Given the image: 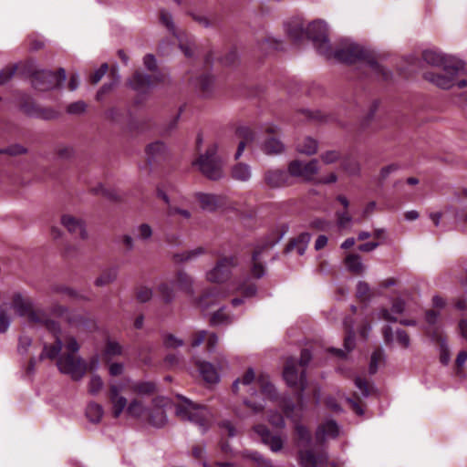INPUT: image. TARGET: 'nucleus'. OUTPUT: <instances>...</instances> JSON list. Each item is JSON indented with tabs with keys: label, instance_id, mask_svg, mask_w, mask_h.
<instances>
[{
	"label": "nucleus",
	"instance_id": "a19ab883",
	"mask_svg": "<svg viewBox=\"0 0 467 467\" xmlns=\"http://www.w3.org/2000/svg\"><path fill=\"white\" fill-rule=\"evenodd\" d=\"M296 150L300 153L313 155L317 152V142L316 140L306 137L301 142L297 143Z\"/></svg>",
	"mask_w": 467,
	"mask_h": 467
},
{
	"label": "nucleus",
	"instance_id": "423d86ee",
	"mask_svg": "<svg viewBox=\"0 0 467 467\" xmlns=\"http://www.w3.org/2000/svg\"><path fill=\"white\" fill-rule=\"evenodd\" d=\"M192 167L209 180H220L223 176V161L217 153V145H210L204 153L199 154Z\"/></svg>",
	"mask_w": 467,
	"mask_h": 467
},
{
	"label": "nucleus",
	"instance_id": "37998d69",
	"mask_svg": "<svg viewBox=\"0 0 467 467\" xmlns=\"http://www.w3.org/2000/svg\"><path fill=\"white\" fill-rule=\"evenodd\" d=\"M118 276L117 269H108L104 271L98 278L95 280V285L97 286H104L111 284L116 280Z\"/></svg>",
	"mask_w": 467,
	"mask_h": 467
},
{
	"label": "nucleus",
	"instance_id": "7c9ffc66",
	"mask_svg": "<svg viewBox=\"0 0 467 467\" xmlns=\"http://www.w3.org/2000/svg\"><path fill=\"white\" fill-rule=\"evenodd\" d=\"M256 383L260 388L261 393L267 399L274 400L277 399V392L275 386L271 383L269 376L266 374H260L257 377Z\"/></svg>",
	"mask_w": 467,
	"mask_h": 467
},
{
	"label": "nucleus",
	"instance_id": "2eb2a0df",
	"mask_svg": "<svg viewBox=\"0 0 467 467\" xmlns=\"http://www.w3.org/2000/svg\"><path fill=\"white\" fill-rule=\"evenodd\" d=\"M265 140L262 144V150L268 155L279 154L284 150V144L279 140V129L277 126L269 124L265 130Z\"/></svg>",
	"mask_w": 467,
	"mask_h": 467
},
{
	"label": "nucleus",
	"instance_id": "473e14b6",
	"mask_svg": "<svg viewBox=\"0 0 467 467\" xmlns=\"http://www.w3.org/2000/svg\"><path fill=\"white\" fill-rule=\"evenodd\" d=\"M320 456H317L311 448L298 451V461L301 467H317Z\"/></svg>",
	"mask_w": 467,
	"mask_h": 467
},
{
	"label": "nucleus",
	"instance_id": "2f4dec72",
	"mask_svg": "<svg viewBox=\"0 0 467 467\" xmlns=\"http://www.w3.org/2000/svg\"><path fill=\"white\" fill-rule=\"evenodd\" d=\"M345 327V338L344 347L346 350L351 351L355 348V330H354V320L352 317H346L344 319Z\"/></svg>",
	"mask_w": 467,
	"mask_h": 467
},
{
	"label": "nucleus",
	"instance_id": "9b49d317",
	"mask_svg": "<svg viewBox=\"0 0 467 467\" xmlns=\"http://www.w3.org/2000/svg\"><path fill=\"white\" fill-rule=\"evenodd\" d=\"M66 80V71L60 68L57 73L48 70L36 72L32 77V85L36 89L46 91L59 87Z\"/></svg>",
	"mask_w": 467,
	"mask_h": 467
},
{
	"label": "nucleus",
	"instance_id": "a211bd4d",
	"mask_svg": "<svg viewBox=\"0 0 467 467\" xmlns=\"http://www.w3.org/2000/svg\"><path fill=\"white\" fill-rule=\"evenodd\" d=\"M254 430L261 437L262 441L268 445L273 451H278L283 448L282 439L277 435L272 434L265 425H255Z\"/></svg>",
	"mask_w": 467,
	"mask_h": 467
},
{
	"label": "nucleus",
	"instance_id": "774afa93",
	"mask_svg": "<svg viewBox=\"0 0 467 467\" xmlns=\"http://www.w3.org/2000/svg\"><path fill=\"white\" fill-rule=\"evenodd\" d=\"M228 318L227 315L223 311V309H219L213 314L210 319V323L213 326L220 325L226 321Z\"/></svg>",
	"mask_w": 467,
	"mask_h": 467
},
{
	"label": "nucleus",
	"instance_id": "4d7b16f0",
	"mask_svg": "<svg viewBox=\"0 0 467 467\" xmlns=\"http://www.w3.org/2000/svg\"><path fill=\"white\" fill-rule=\"evenodd\" d=\"M163 344L167 348H177L184 345L182 339L177 338L172 334H167L163 337Z\"/></svg>",
	"mask_w": 467,
	"mask_h": 467
},
{
	"label": "nucleus",
	"instance_id": "09e8293b",
	"mask_svg": "<svg viewBox=\"0 0 467 467\" xmlns=\"http://www.w3.org/2000/svg\"><path fill=\"white\" fill-rule=\"evenodd\" d=\"M103 386L102 379L98 374H93L88 384V392L97 395L103 389Z\"/></svg>",
	"mask_w": 467,
	"mask_h": 467
},
{
	"label": "nucleus",
	"instance_id": "8fccbe9b",
	"mask_svg": "<svg viewBox=\"0 0 467 467\" xmlns=\"http://www.w3.org/2000/svg\"><path fill=\"white\" fill-rule=\"evenodd\" d=\"M158 293L165 303H170L174 297V291L171 285L161 283L158 286Z\"/></svg>",
	"mask_w": 467,
	"mask_h": 467
},
{
	"label": "nucleus",
	"instance_id": "bb28decb",
	"mask_svg": "<svg viewBox=\"0 0 467 467\" xmlns=\"http://www.w3.org/2000/svg\"><path fill=\"white\" fill-rule=\"evenodd\" d=\"M311 239V235L308 233H302L296 238H293L289 241L285 248V253L296 250L299 255H303L307 244Z\"/></svg>",
	"mask_w": 467,
	"mask_h": 467
},
{
	"label": "nucleus",
	"instance_id": "cd10ccee",
	"mask_svg": "<svg viewBox=\"0 0 467 467\" xmlns=\"http://www.w3.org/2000/svg\"><path fill=\"white\" fill-rule=\"evenodd\" d=\"M33 306L31 300L21 293H15L12 297V307L19 316H26Z\"/></svg>",
	"mask_w": 467,
	"mask_h": 467
},
{
	"label": "nucleus",
	"instance_id": "0e129e2a",
	"mask_svg": "<svg viewBox=\"0 0 467 467\" xmlns=\"http://www.w3.org/2000/svg\"><path fill=\"white\" fill-rule=\"evenodd\" d=\"M396 339L401 348H409L410 339L408 333L405 330L398 329L396 331Z\"/></svg>",
	"mask_w": 467,
	"mask_h": 467
},
{
	"label": "nucleus",
	"instance_id": "c9c22d12",
	"mask_svg": "<svg viewBox=\"0 0 467 467\" xmlns=\"http://www.w3.org/2000/svg\"><path fill=\"white\" fill-rule=\"evenodd\" d=\"M432 339L441 347L440 360L443 365H447L450 361V351L446 346L445 339L438 327H433L431 331Z\"/></svg>",
	"mask_w": 467,
	"mask_h": 467
},
{
	"label": "nucleus",
	"instance_id": "c85d7f7f",
	"mask_svg": "<svg viewBox=\"0 0 467 467\" xmlns=\"http://www.w3.org/2000/svg\"><path fill=\"white\" fill-rule=\"evenodd\" d=\"M220 294V288L217 285L207 288L198 299V306L202 309H208L214 305Z\"/></svg>",
	"mask_w": 467,
	"mask_h": 467
},
{
	"label": "nucleus",
	"instance_id": "603ef678",
	"mask_svg": "<svg viewBox=\"0 0 467 467\" xmlns=\"http://www.w3.org/2000/svg\"><path fill=\"white\" fill-rule=\"evenodd\" d=\"M87 109V104L83 100H78L70 103L67 107V112L71 115H80Z\"/></svg>",
	"mask_w": 467,
	"mask_h": 467
},
{
	"label": "nucleus",
	"instance_id": "e433bc0d",
	"mask_svg": "<svg viewBox=\"0 0 467 467\" xmlns=\"http://www.w3.org/2000/svg\"><path fill=\"white\" fill-rule=\"evenodd\" d=\"M175 283L178 288L188 295L192 294V280L184 271L179 270L175 275Z\"/></svg>",
	"mask_w": 467,
	"mask_h": 467
},
{
	"label": "nucleus",
	"instance_id": "f257e3e1",
	"mask_svg": "<svg viewBox=\"0 0 467 467\" xmlns=\"http://www.w3.org/2000/svg\"><path fill=\"white\" fill-rule=\"evenodd\" d=\"M306 38L312 40L318 54L327 59L335 58L346 64L362 62L377 78L389 81L392 78V73L378 63L371 51L358 44L343 42L334 50L327 37V25L322 20H315L308 25Z\"/></svg>",
	"mask_w": 467,
	"mask_h": 467
},
{
	"label": "nucleus",
	"instance_id": "7ed1b4c3",
	"mask_svg": "<svg viewBox=\"0 0 467 467\" xmlns=\"http://www.w3.org/2000/svg\"><path fill=\"white\" fill-rule=\"evenodd\" d=\"M108 396L114 418H119L125 409L130 416L140 417L145 411L146 382L130 379L110 382Z\"/></svg>",
	"mask_w": 467,
	"mask_h": 467
},
{
	"label": "nucleus",
	"instance_id": "f03ea898",
	"mask_svg": "<svg viewBox=\"0 0 467 467\" xmlns=\"http://www.w3.org/2000/svg\"><path fill=\"white\" fill-rule=\"evenodd\" d=\"M79 348L80 345L75 337L67 336L60 338L56 335L54 345H45L40 358L55 359L57 358L58 370L78 381L83 379L88 371V364L78 355Z\"/></svg>",
	"mask_w": 467,
	"mask_h": 467
},
{
	"label": "nucleus",
	"instance_id": "dca6fc26",
	"mask_svg": "<svg viewBox=\"0 0 467 467\" xmlns=\"http://www.w3.org/2000/svg\"><path fill=\"white\" fill-rule=\"evenodd\" d=\"M195 199L199 202L202 209L209 212H214L217 209L226 205L225 197L222 195L197 192L195 193Z\"/></svg>",
	"mask_w": 467,
	"mask_h": 467
},
{
	"label": "nucleus",
	"instance_id": "338daca9",
	"mask_svg": "<svg viewBox=\"0 0 467 467\" xmlns=\"http://www.w3.org/2000/svg\"><path fill=\"white\" fill-rule=\"evenodd\" d=\"M237 60V52L234 49L230 50L223 57L220 59V63L223 66H233Z\"/></svg>",
	"mask_w": 467,
	"mask_h": 467
},
{
	"label": "nucleus",
	"instance_id": "3c124183",
	"mask_svg": "<svg viewBox=\"0 0 467 467\" xmlns=\"http://www.w3.org/2000/svg\"><path fill=\"white\" fill-rule=\"evenodd\" d=\"M357 297L362 302H368L370 299V287L366 282H358L357 285Z\"/></svg>",
	"mask_w": 467,
	"mask_h": 467
},
{
	"label": "nucleus",
	"instance_id": "4be33fe9",
	"mask_svg": "<svg viewBox=\"0 0 467 467\" xmlns=\"http://www.w3.org/2000/svg\"><path fill=\"white\" fill-rule=\"evenodd\" d=\"M285 27L288 37L296 45H299L306 37V29L298 18L289 21Z\"/></svg>",
	"mask_w": 467,
	"mask_h": 467
},
{
	"label": "nucleus",
	"instance_id": "69168bd1",
	"mask_svg": "<svg viewBox=\"0 0 467 467\" xmlns=\"http://www.w3.org/2000/svg\"><path fill=\"white\" fill-rule=\"evenodd\" d=\"M208 336V332L206 330H199L192 335L191 346L192 348L199 347L202 344Z\"/></svg>",
	"mask_w": 467,
	"mask_h": 467
},
{
	"label": "nucleus",
	"instance_id": "f704fd0d",
	"mask_svg": "<svg viewBox=\"0 0 467 467\" xmlns=\"http://www.w3.org/2000/svg\"><path fill=\"white\" fill-rule=\"evenodd\" d=\"M55 312L58 316L67 314V320L68 324L73 327H80L86 326L87 319L78 313L68 312L65 307L59 306L55 309Z\"/></svg>",
	"mask_w": 467,
	"mask_h": 467
},
{
	"label": "nucleus",
	"instance_id": "72a5a7b5",
	"mask_svg": "<svg viewBox=\"0 0 467 467\" xmlns=\"http://www.w3.org/2000/svg\"><path fill=\"white\" fill-rule=\"evenodd\" d=\"M379 105V103L378 100H375L372 103L368 114L361 123L363 129L371 128L373 130H378L386 127V124L379 123L378 120H376V112L378 110Z\"/></svg>",
	"mask_w": 467,
	"mask_h": 467
},
{
	"label": "nucleus",
	"instance_id": "0eeeda50",
	"mask_svg": "<svg viewBox=\"0 0 467 467\" xmlns=\"http://www.w3.org/2000/svg\"><path fill=\"white\" fill-rule=\"evenodd\" d=\"M180 402L176 406V415L182 420L193 422L205 431L211 421V412L208 408L192 402L189 399L178 396Z\"/></svg>",
	"mask_w": 467,
	"mask_h": 467
},
{
	"label": "nucleus",
	"instance_id": "ea45409f",
	"mask_svg": "<svg viewBox=\"0 0 467 467\" xmlns=\"http://www.w3.org/2000/svg\"><path fill=\"white\" fill-rule=\"evenodd\" d=\"M104 414V410L101 405L96 402H90L86 409V416L89 421L98 423L100 421Z\"/></svg>",
	"mask_w": 467,
	"mask_h": 467
},
{
	"label": "nucleus",
	"instance_id": "39448f33",
	"mask_svg": "<svg viewBox=\"0 0 467 467\" xmlns=\"http://www.w3.org/2000/svg\"><path fill=\"white\" fill-rule=\"evenodd\" d=\"M317 160L313 159L306 163L294 160L288 164V171L281 169L268 170L265 173V182L270 188L286 187L293 183V177H298L306 182H314L318 172Z\"/></svg>",
	"mask_w": 467,
	"mask_h": 467
},
{
	"label": "nucleus",
	"instance_id": "a878e982",
	"mask_svg": "<svg viewBox=\"0 0 467 467\" xmlns=\"http://www.w3.org/2000/svg\"><path fill=\"white\" fill-rule=\"evenodd\" d=\"M236 136L241 140L235 153V159L237 160L242 155L245 146L254 140L255 133L249 127L241 126L236 129Z\"/></svg>",
	"mask_w": 467,
	"mask_h": 467
},
{
	"label": "nucleus",
	"instance_id": "393cba45",
	"mask_svg": "<svg viewBox=\"0 0 467 467\" xmlns=\"http://www.w3.org/2000/svg\"><path fill=\"white\" fill-rule=\"evenodd\" d=\"M148 165L151 161L160 163L167 159L168 152L166 146L161 141H156L154 143L148 144Z\"/></svg>",
	"mask_w": 467,
	"mask_h": 467
},
{
	"label": "nucleus",
	"instance_id": "5701e85b",
	"mask_svg": "<svg viewBox=\"0 0 467 467\" xmlns=\"http://www.w3.org/2000/svg\"><path fill=\"white\" fill-rule=\"evenodd\" d=\"M192 84L199 90L203 97L212 95L213 88V78L207 72L202 73L200 76L192 79Z\"/></svg>",
	"mask_w": 467,
	"mask_h": 467
},
{
	"label": "nucleus",
	"instance_id": "c756f323",
	"mask_svg": "<svg viewBox=\"0 0 467 467\" xmlns=\"http://www.w3.org/2000/svg\"><path fill=\"white\" fill-rule=\"evenodd\" d=\"M196 366L204 381L207 383H216L218 381V372L212 363L198 361Z\"/></svg>",
	"mask_w": 467,
	"mask_h": 467
},
{
	"label": "nucleus",
	"instance_id": "79ce46f5",
	"mask_svg": "<svg viewBox=\"0 0 467 467\" xmlns=\"http://www.w3.org/2000/svg\"><path fill=\"white\" fill-rule=\"evenodd\" d=\"M205 253H206V251L203 247H198L196 249L186 251L182 254H173V261L175 263L188 262V261H191V260L196 258L197 256H199L201 254H204Z\"/></svg>",
	"mask_w": 467,
	"mask_h": 467
},
{
	"label": "nucleus",
	"instance_id": "58836bf2",
	"mask_svg": "<svg viewBox=\"0 0 467 467\" xmlns=\"http://www.w3.org/2000/svg\"><path fill=\"white\" fill-rule=\"evenodd\" d=\"M121 346L114 340L108 339L105 349L102 352V358L109 361L112 358L122 355Z\"/></svg>",
	"mask_w": 467,
	"mask_h": 467
},
{
	"label": "nucleus",
	"instance_id": "f3484780",
	"mask_svg": "<svg viewBox=\"0 0 467 467\" xmlns=\"http://www.w3.org/2000/svg\"><path fill=\"white\" fill-rule=\"evenodd\" d=\"M338 433L339 427L336 420H328L318 425L315 433L316 441L317 444L322 445L326 441V437L335 439L338 436Z\"/></svg>",
	"mask_w": 467,
	"mask_h": 467
},
{
	"label": "nucleus",
	"instance_id": "9d476101",
	"mask_svg": "<svg viewBox=\"0 0 467 467\" xmlns=\"http://www.w3.org/2000/svg\"><path fill=\"white\" fill-rule=\"evenodd\" d=\"M160 21L167 30L178 40L179 47L187 57H192L194 54V41L184 32L178 30L172 21L171 15L166 10L160 11Z\"/></svg>",
	"mask_w": 467,
	"mask_h": 467
},
{
	"label": "nucleus",
	"instance_id": "13d9d810",
	"mask_svg": "<svg viewBox=\"0 0 467 467\" xmlns=\"http://www.w3.org/2000/svg\"><path fill=\"white\" fill-rule=\"evenodd\" d=\"M268 421L275 428L282 429L285 427V420L280 412L271 411L268 415Z\"/></svg>",
	"mask_w": 467,
	"mask_h": 467
},
{
	"label": "nucleus",
	"instance_id": "4468645a",
	"mask_svg": "<svg viewBox=\"0 0 467 467\" xmlns=\"http://www.w3.org/2000/svg\"><path fill=\"white\" fill-rule=\"evenodd\" d=\"M130 88L136 93L131 106V114L143 113L145 108L146 78L142 73L136 72L129 81Z\"/></svg>",
	"mask_w": 467,
	"mask_h": 467
},
{
	"label": "nucleus",
	"instance_id": "ddd939ff",
	"mask_svg": "<svg viewBox=\"0 0 467 467\" xmlns=\"http://www.w3.org/2000/svg\"><path fill=\"white\" fill-rule=\"evenodd\" d=\"M237 264L238 259L234 255L220 258L213 269L207 274L208 280L218 284L225 282Z\"/></svg>",
	"mask_w": 467,
	"mask_h": 467
},
{
	"label": "nucleus",
	"instance_id": "e2e57ef3",
	"mask_svg": "<svg viewBox=\"0 0 467 467\" xmlns=\"http://www.w3.org/2000/svg\"><path fill=\"white\" fill-rule=\"evenodd\" d=\"M342 168L349 174H357L359 171L358 163L352 159L345 160L342 162Z\"/></svg>",
	"mask_w": 467,
	"mask_h": 467
},
{
	"label": "nucleus",
	"instance_id": "f8f14e48",
	"mask_svg": "<svg viewBox=\"0 0 467 467\" xmlns=\"http://www.w3.org/2000/svg\"><path fill=\"white\" fill-rule=\"evenodd\" d=\"M171 403L166 397L158 396L151 400L150 407L148 408V425L160 428L167 421L166 410Z\"/></svg>",
	"mask_w": 467,
	"mask_h": 467
},
{
	"label": "nucleus",
	"instance_id": "bf43d9fd",
	"mask_svg": "<svg viewBox=\"0 0 467 467\" xmlns=\"http://www.w3.org/2000/svg\"><path fill=\"white\" fill-rule=\"evenodd\" d=\"M355 385L362 392L364 397H368L371 393L372 387L368 380L357 377L355 379Z\"/></svg>",
	"mask_w": 467,
	"mask_h": 467
},
{
	"label": "nucleus",
	"instance_id": "412c9836",
	"mask_svg": "<svg viewBox=\"0 0 467 467\" xmlns=\"http://www.w3.org/2000/svg\"><path fill=\"white\" fill-rule=\"evenodd\" d=\"M61 224L67 229V231L73 234H76L81 238L87 237L84 222L71 214H64L61 216Z\"/></svg>",
	"mask_w": 467,
	"mask_h": 467
},
{
	"label": "nucleus",
	"instance_id": "aec40b11",
	"mask_svg": "<svg viewBox=\"0 0 467 467\" xmlns=\"http://www.w3.org/2000/svg\"><path fill=\"white\" fill-rule=\"evenodd\" d=\"M148 89L150 87L164 83L167 74L157 67L154 56L148 54Z\"/></svg>",
	"mask_w": 467,
	"mask_h": 467
},
{
	"label": "nucleus",
	"instance_id": "49530a36",
	"mask_svg": "<svg viewBox=\"0 0 467 467\" xmlns=\"http://www.w3.org/2000/svg\"><path fill=\"white\" fill-rule=\"evenodd\" d=\"M238 290L241 292V294L245 297H251L254 296L257 292V286L255 283L250 281L249 279H245L244 282H242L239 286Z\"/></svg>",
	"mask_w": 467,
	"mask_h": 467
},
{
	"label": "nucleus",
	"instance_id": "4c0bfd02",
	"mask_svg": "<svg viewBox=\"0 0 467 467\" xmlns=\"http://www.w3.org/2000/svg\"><path fill=\"white\" fill-rule=\"evenodd\" d=\"M345 265H347L348 269L355 275H360L364 271V265L361 262V258L357 254H348L345 258Z\"/></svg>",
	"mask_w": 467,
	"mask_h": 467
},
{
	"label": "nucleus",
	"instance_id": "864d4df0",
	"mask_svg": "<svg viewBox=\"0 0 467 467\" xmlns=\"http://www.w3.org/2000/svg\"><path fill=\"white\" fill-rule=\"evenodd\" d=\"M221 430L222 435H227L228 437H234L236 435V430L230 420H223L218 423Z\"/></svg>",
	"mask_w": 467,
	"mask_h": 467
},
{
	"label": "nucleus",
	"instance_id": "5fc2aeb1",
	"mask_svg": "<svg viewBox=\"0 0 467 467\" xmlns=\"http://www.w3.org/2000/svg\"><path fill=\"white\" fill-rule=\"evenodd\" d=\"M54 291L60 294L64 297L72 298V299H82L83 297L74 289L67 287V286H57L54 288Z\"/></svg>",
	"mask_w": 467,
	"mask_h": 467
},
{
	"label": "nucleus",
	"instance_id": "20e7f679",
	"mask_svg": "<svg viewBox=\"0 0 467 467\" xmlns=\"http://www.w3.org/2000/svg\"><path fill=\"white\" fill-rule=\"evenodd\" d=\"M422 59L429 65L441 67L444 73L426 72L424 78L437 87L448 89L454 85L458 74L463 70L464 63L453 57L443 55L435 50L422 52Z\"/></svg>",
	"mask_w": 467,
	"mask_h": 467
},
{
	"label": "nucleus",
	"instance_id": "1a4fd4ad",
	"mask_svg": "<svg viewBox=\"0 0 467 467\" xmlns=\"http://www.w3.org/2000/svg\"><path fill=\"white\" fill-rule=\"evenodd\" d=\"M282 236V233L274 232L266 236L265 240L256 244L251 258L252 266L250 271L253 277L259 279L265 275V267L261 262V254L264 251L272 248L275 244H277Z\"/></svg>",
	"mask_w": 467,
	"mask_h": 467
},
{
	"label": "nucleus",
	"instance_id": "6e6d98bb",
	"mask_svg": "<svg viewBox=\"0 0 467 467\" xmlns=\"http://www.w3.org/2000/svg\"><path fill=\"white\" fill-rule=\"evenodd\" d=\"M331 225V223L321 219V218H316L312 220L309 223V227L316 231H321V232H327L328 231L329 227Z\"/></svg>",
	"mask_w": 467,
	"mask_h": 467
},
{
	"label": "nucleus",
	"instance_id": "b1692460",
	"mask_svg": "<svg viewBox=\"0 0 467 467\" xmlns=\"http://www.w3.org/2000/svg\"><path fill=\"white\" fill-rule=\"evenodd\" d=\"M294 435L296 443L300 449L311 448L312 435L307 427L296 422L294 428Z\"/></svg>",
	"mask_w": 467,
	"mask_h": 467
},
{
	"label": "nucleus",
	"instance_id": "052dcab7",
	"mask_svg": "<svg viewBox=\"0 0 467 467\" xmlns=\"http://www.w3.org/2000/svg\"><path fill=\"white\" fill-rule=\"evenodd\" d=\"M303 113L306 116V118L308 119H313V120H317L319 122L328 121V116L319 110H317V111L304 110Z\"/></svg>",
	"mask_w": 467,
	"mask_h": 467
},
{
	"label": "nucleus",
	"instance_id": "6e6552de",
	"mask_svg": "<svg viewBox=\"0 0 467 467\" xmlns=\"http://www.w3.org/2000/svg\"><path fill=\"white\" fill-rule=\"evenodd\" d=\"M283 378L287 386L297 392V400L301 402L303 392L306 387V377L305 369L301 372L298 371L296 358L290 357L286 359L284 366Z\"/></svg>",
	"mask_w": 467,
	"mask_h": 467
},
{
	"label": "nucleus",
	"instance_id": "c03bdc74",
	"mask_svg": "<svg viewBox=\"0 0 467 467\" xmlns=\"http://www.w3.org/2000/svg\"><path fill=\"white\" fill-rule=\"evenodd\" d=\"M232 176L238 181L245 182L251 176L249 166L244 163H237L232 170Z\"/></svg>",
	"mask_w": 467,
	"mask_h": 467
},
{
	"label": "nucleus",
	"instance_id": "a18cd8bd",
	"mask_svg": "<svg viewBox=\"0 0 467 467\" xmlns=\"http://www.w3.org/2000/svg\"><path fill=\"white\" fill-rule=\"evenodd\" d=\"M383 359H384L383 349L380 348H376L373 351V353L371 355V358H370V363H369V373L370 374L373 375L378 371L379 366L383 361Z\"/></svg>",
	"mask_w": 467,
	"mask_h": 467
},
{
	"label": "nucleus",
	"instance_id": "de8ad7c7",
	"mask_svg": "<svg viewBox=\"0 0 467 467\" xmlns=\"http://www.w3.org/2000/svg\"><path fill=\"white\" fill-rule=\"evenodd\" d=\"M254 372L253 368H248L242 379H237L232 386V389L234 393L238 392L239 384L250 385L254 380Z\"/></svg>",
	"mask_w": 467,
	"mask_h": 467
},
{
	"label": "nucleus",
	"instance_id": "680f3d73",
	"mask_svg": "<svg viewBox=\"0 0 467 467\" xmlns=\"http://www.w3.org/2000/svg\"><path fill=\"white\" fill-rule=\"evenodd\" d=\"M348 403L350 405L351 409L358 414L362 415L364 410L361 407V400L359 399L357 393L353 394L352 398H348L347 400Z\"/></svg>",
	"mask_w": 467,
	"mask_h": 467
},
{
	"label": "nucleus",
	"instance_id": "6ab92c4d",
	"mask_svg": "<svg viewBox=\"0 0 467 467\" xmlns=\"http://www.w3.org/2000/svg\"><path fill=\"white\" fill-rule=\"evenodd\" d=\"M25 317H27L29 322L44 326L55 335L59 330V326L56 321L49 319L43 311L35 310L33 306Z\"/></svg>",
	"mask_w": 467,
	"mask_h": 467
}]
</instances>
